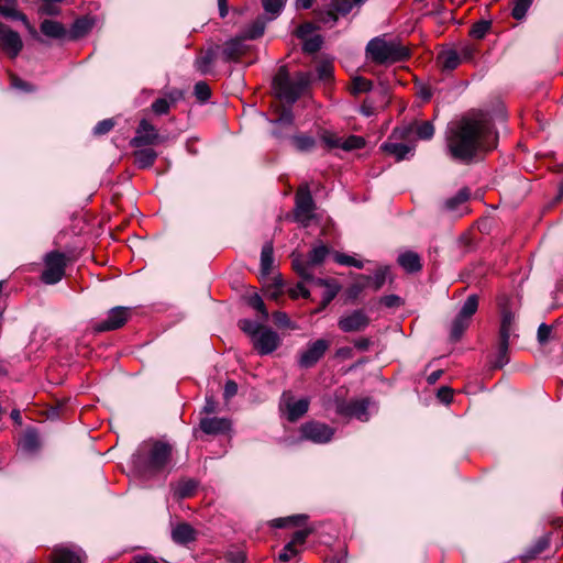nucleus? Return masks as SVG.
Instances as JSON below:
<instances>
[{"mask_svg":"<svg viewBox=\"0 0 563 563\" xmlns=\"http://www.w3.org/2000/svg\"><path fill=\"white\" fill-rule=\"evenodd\" d=\"M249 305L261 313L263 321L268 319V311L260 295H252L249 299Z\"/></svg>","mask_w":563,"mask_h":563,"instance_id":"obj_48","label":"nucleus"},{"mask_svg":"<svg viewBox=\"0 0 563 563\" xmlns=\"http://www.w3.org/2000/svg\"><path fill=\"white\" fill-rule=\"evenodd\" d=\"M300 432L303 439L320 444L331 441L334 435L333 428L319 421H310L302 424Z\"/></svg>","mask_w":563,"mask_h":563,"instance_id":"obj_14","label":"nucleus"},{"mask_svg":"<svg viewBox=\"0 0 563 563\" xmlns=\"http://www.w3.org/2000/svg\"><path fill=\"white\" fill-rule=\"evenodd\" d=\"M40 29L45 36L51 38L60 40L67 34L65 26L60 22L54 20H44L41 23Z\"/></svg>","mask_w":563,"mask_h":563,"instance_id":"obj_30","label":"nucleus"},{"mask_svg":"<svg viewBox=\"0 0 563 563\" xmlns=\"http://www.w3.org/2000/svg\"><path fill=\"white\" fill-rule=\"evenodd\" d=\"M0 15L12 21L25 20V14L18 9L16 0H0Z\"/></svg>","mask_w":563,"mask_h":563,"instance_id":"obj_27","label":"nucleus"},{"mask_svg":"<svg viewBox=\"0 0 563 563\" xmlns=\"http://www.w3.org/2000/svg\"><path fill=\"white\" fill-rule=\"evenodd\" d=\"M131 314L130 308L126 307H114L109 310L108 316L104 320L98 322L95 325L97 332H106L120 329L125 324Z\"/></svg>","mask_w":563,"mask_h":563,"instance_id":"obj_16","label":"nucleus"},{"mask_svg":"<svg viewBox=\"0 0 563 563\" xmlns=\"http://www.w3.org/2000/svg\"><path fill=\"white\" fill-rule=\"evenodd\" d=\"M296 148L300 152H309L316 145V140L312 136L306 134H298L291 139Z\"/></svg>","mask_w":563,"mask_h":563,"instance_id":"obj_41","label":"nucleus"},{"mask_svg":"<svg viewBox=\"0 0 563 563\" xmlns=\"http://www.w3.org/2000/svg\"><path fill=\"white\" fill-rule=\"evenodd\" d=\"M478 308V296L470 295L461 307V310L451 324L450 336L453 341H459L465 330L471 324V319Z\"/></svg>","mask_w":563,"mask_h":563,"instance_id":"obj_6","label":"nucleus"},{"mask_svg":"<svg viewBox=\"0 0 563 563\" xmlns=\"http://www.w3.org/2000/svg\"><path fill=\"white\" fill-rule=\"evenodd\" d=\"M66 256L58 251H52L44 257V271L41 280L46 285H55L60 282L65 275Z\"/></svg>","mask_w":563,"mask_h":563,"instance_id":"obj_7","label":"nucleus"},{"mask_svg":"<svg viewBox=\"0 0 563 563\" xmlns=\"http://www.w3.org/2000/svg\"><path fill=\"white\" fill-rule=\"evenodd\" d=\"M38 13L42 15H58L60 13V9L55 4V2H44L38 8Z\"/></svg>","mask_w":563,"mask_h":563,"instance_id":"obj_57","label":"nucleus"},{"mask_svg":"<svg viewBox=\"0 0 563 563\" xmlns=\"http://www.w3.org/2000/svg\"><path fill=\"white\" fill-rule=\"evenodd\" d=\"M322 37L320 35H313L303 40L302 51L309 54L318 52L322 46Z\"/></svg>","mask_w":563,"mask_h":563,"instance_id":"obj_47","label":"nucleus"},{"mask_svg":"<svg viewBox=\"0 0 563 563\" xmlns=\"http://www.w3.org/2000/svg\"><path fill=\"white\" fill-rule=\"evenodd\" d=\"M322 141L330 148H341L342 139L336 135L325 132L322 135Z\"/></svg>","mask_w":563,"mask_h":563,"instance_id":"obj_59","label":"nucleus"},{"mask_svg":"<svg viewBox=\"0 0 563 563\" xmlns=\"http://www.w3.org/2000/svg\"><path fill=\"white\" fill-rule=\"evenodd\" d=\"M194 93L199 101L206 102L211 97V89L206 81H198L195 85Z\"/></svg>","mask_w":563,"mask_h":563,"instance_id":"obj_49","label":"nucleus"},{"mask_svg":"<svg viewBox=\"0 0 563 563\" xmlns=\"http://www.w3.org/2000/svg\"><path fill=\"white\" fill-rule=\"evenodd\" d=\"M313 80L312 73H298L291 79L285 68H280L274 77V87L280 99L294 104L308 89Z\"/></svg>","mask_w":563,"mask_h":563,"instance_id":"obj_3","label":"nucleus"},{"mask_svg":"<svg viewBox=\"0 0 563 563\" xmlns=\"http://www.w3.org/2000/svg\"><path fill=\"white\" fill-rule=\"evenodd\" d=\"M438 398L444 402L450 404L453 398V389L446 386L441 387L437 394Z\"/></svg>","mask_w":563,"mask_h":563,"instance_id":"obj_64","label":"nucleus"},{"mask_svg":"<svg viewBox=\"0 0 563 563\" xmlns=\"http://www.w3.org/2000/svg\"><path fill=\"white\" fill-rule=\"evenodd\" d=\"M134 163L140 169H146L153 166L158 154L155 150L146 147L134 151Z\"/></svg>","mask_w":563,"mask_h":563,"instance_id":"obj_26","label":"nucleus"},{"mask_svg":"<svg viewBox=\"0 0 563 563\" xmlns=\"http://www.w3.org/2000/svg\"><path fill=\"white\" fill-rule=\"evenodd\" d=\"M317 75L320 80L328 81L332 78L333 67L329 63H322L317 67Z\"/></svg>","mask_w":563,"mask_h":563,"instance_id":"obj_56","label":"nucleus"},{"mask_svg":"<svg viewBox=\"0 0 563 563\" xmlns=\"http://www.w3.org/2000/svg\"><path fill=\"white\" fill-rule=\"evenodd\" d=\"M262 5L266 13L272 14V19H275L282 12L284 8L283 0H262Z\"/></svg>","mask_w":563,"mask_h":563,"instance_id":"obj_45","label":"nucleus"},{"mask_svg":"<svg viewBox=\"0 0 563 563\" xmlns=\"http://www.w3.org/2000/svg\"><path fill=\"white\" fill-rule=\"evenodd\" d=\"M163 142L158 130L147 119H142L135 130V135L130 141L133 147L151 146Z\"/></svg>","mask_w":563,"mask_h":563,"instance_id":"obj_12","label":"nucleus"},{"mask_svg":"<svg viewBox=\"0 0 563 563\" xmlns=\"http://www.w3.org/2000/svg\"><path fill=\"white\" fill-rule=\"evenodd\" d=\"M549 547V541L545 538L539 539L536 544L529 550V556L534 558L543 552Z\"/></svg>","mask_w":563,"mask_h":563,"instance_id":"obj_63","label":"nucleus"},{"mask_svg":"<svg viewBox=\"0 0 563 563\" xmlns=\"http://www.w3.org/2000/svg\"><path fill=\"white\" fill-rule=\"evenodd\" d=\"M472 56L471 48L463 49V58L470 59ZM462 62V56L455 49H446L438 55L437 63L442 70H454Z\"/></svg>","mask_w":563,"mask_h":563,"instance_id":"obj_21","label":"nucleus"},{"mask_svg":"<svg viewBox=\"0 0 563 563\" xmlns=\"http://www.w3.org/2000/svg\"><path fill=\"white\" fill-rule=\"evenodd\" d=\"M245 41L246 38L242 34L228 40L221 51L222 60L225 63L239 62L251 49V45L246 44Z\"/></svg>","mask_w":563,"mask_h":563,"instance_id":"obj_17","label":"nucleus"},{"mask_svg":"<svg viewBox=\"0 0 563 563\" xmlns=\"http://www.w3.org/2000/svg\"><path fill=\"white\" fill-rule=\"evenodd\" d=\"M311 533V530L309 529H302L298 530L294 533L290 543L295 544L296 547L305 544L307 538Z\"/></svg>","mask_w":563,"mask_h":563,"instance_id":"obj_61","label":"nucleus"},{"mask_svg":"<svg viewBox=\"0 0 563 563\" xmlns=\"http://www.w3.org/2000/svg\"><path fill=\"white\" fill-rule=\"evenodd\" d=\"M365 145V141L362 136L350 135L345 140L342 139L341 148L344 151H352L362 148Z\"/></svg>","mask_w":563,"mask_h":563,"instance_id":"obj_46","label":"nucleus"},{"mask_svg":"<svg viewBox=\"0 0 563 563\" xmlns=\"http://www.w3.org/2000/svg\"><path fill=\"white\" fill-rule=\"evenodd\" d=\"M328 254L329 249L323 244L314 246L308 253L307 257H303L301 254L292 253V268L303 282L316 285H325L327 280L316 277L313 269L324 262Z\"/></svg>","mask_w":563,"mask_h":563,"instance_id":"obj_5","label":"nucleus"},{"mask_svg":"<svg viewBox=\"0 0 563 563\" xmlns=\"http://www.w3.org/2000/svg\"><path fill=\"white\" fill-rule=\"evenodd\" d=\"M508 349L509 342L498 341L495 360L493 362L494 368H501L509 362Z\"/></svg>","mask_w":563,"mask_h":563,"instance_id":"obj_37","label":"nucleus"},{"mask_svg":"<svg viewBox=\"0 0 563 563\" xmlns=\"http://www.w3.org/2000/svg\"><path fill=\"white\" fill-rule=\"evenodd\" d=\"M85 560V552L73 545H59L52 552V563H84Z\"/></svg>","mask_w":563,"mask_h":563,"instance_id":"obj_20","label":"nucleus"},{"mask_svg":"<svg viewBox=\"0 0 563 563\" xmlns=\"http://www.w3.org/2000/svg\"><path fill=\"white\" fill-rule=\"evenodd\" d=\"M388 272L389 268L384 266L378 268L374 273V276L360 275V278L363 279L365 284H367V287H372L375 291H377L384 286Z\"/></svg>","mask_w":563,"mask_h":563,"instance_id":"obj_32","label":"nucleus"},{"mask_svg":"<svg viewBox=\"0 0 563 563\" xmlns=\"http://www.w3.org/2000/svg\"><path fill=\"white\" fill-rule=\"evenodd\" d=\"M300 550L295 544L288 542L278 554V561L286 563L297 556Z\"/></svg>","mask_w":563,"mask_h":563,"instance_id":"obj_50","label":"nucleus"},{"mask_svg":"<svg viewBox=\"0 0 563 563\" xmlns=\"http://www.w3.org/2000/svg\"><path fill=\"white\" fill-rule=\"evenodd\" d=\"M115 125L113 119H104L96 124L93 128L95 135H104L109 133Z\"/></svg>","mask_w":563,"mask_h":563,"instance_id":"obj_54","label":"nucleus"},{"mask_svg":"<svg viewBox=\"0 0 563 563\" xmlns=\"http://www.w3.org/2000/svg\"><path fill=\"white\" fill-rule=\"evenodd\" d=\"M93 26V20L88 16L77 19L69 31V37L77 40L85 36Z\"/></svg>","mask_w":563,"mask_h":563,"instance_id":"obj_31","label":"nucleus"},{"mask_svg":"<svg viewBox=\"0 0 563 563\" xmlns=\"http://www.w3.org/2000/svg\"><path fill=\"white\" fill-rule=\"evenodd\" d=\"M172 539L177 544L186 545L197 539V531L189 523L181 522L173 528Z\"/></svg>","mask_w":563,"mask_h":563,"instance_id":"obj_24","label":"nucleus"},{"mask_svg":"<svg viewBox=\"0 0 563 563\" xmlns=\"http://www.w3.org/2000/svg\"><path fill=\"white\" fill-rule=\"evenodd\" d=\"M131 466L144 481L166 477L174 468L172 444L159 440L142 442L131 456Z\"/></svg>","mask_w":563,"mask_h":563,"instance_id":"obj_2","label":"nucleus"},{"mask_svg":"<svg viewBox=\"0 0 563 563\" xmlns=\"http://www.w3.org/2000/svg\"><path fill=\"white\" fill-rule=\"evenodd\" d=\"M329 346L330 342L324 339L308 343L307 349L300 353L299 366L302 368L314 366L323 357Z\"/></svg>","mask_w":563,"mask_h":563,"instance_id":"obj_13","label":"nucleus"},{"mask_svg":"<svg viewBox=\"0 0 563 563\" xmlns=\"http://www.w3.org/2000/svg\"><path fill=\"white\" fill-rule=\"evenodd\" d=\"M369 323L371 318L363 309L343 313L338 320V327L344 333L365 331Z\"/></svg>","mask_w":563,"mask_h":563,"instance_id":"obj_11","label":"nucleus"},{"mask_svg":"<svg viewBox=\"0 0 563 563\" xmlns=\"http://www.w3.org/2000/svg\"><path fill=\"white\" fill-rule=\"evenodd\" d=\"M552 330H553L552 327L548 325L547 323H541L539 325L538 332H537V339L541 345H544L545 343L549 342V340L551 339Z\"/></svg>","mask_w":563,"mask_h":563,"instance_id":"obj_55","label":"nucleus"},{"mask_svg":"<svg viewBox=\"0 0 563 563\" xmlns=\"http://www.w3.org/2000/svg\"><path fill=\"white\" fill-rule=\"evenodd\" d=\"M0 48L12 59H14L23 48L20 34L2 22H0Z\"/></svg>","mask_w":563,"mask_h":563,"instance_id":"obj_15","label":"nucleus"},{"mask_svg":"<svg viewBox=\"0 0 563 563\" xmlns=\"http://www.w3.org/2000/svg\"><path fill=\"white\" fill-rule=\"evenodd\" d=\"M252 343L258 354L268 355L278 349L280 338L276 331L265 327Z\"/></svg>","mask_w":563,"mask_h":563,"instance_id":"obj_19","label":"nucleus"},{"mask_svg":"<svg viewBox=\"0 0 563 563\" xmlns=\"http://www.w3.org/2000/svg\"><path fill=\"white\" fill-rule=\"evenodd\" d=\"M397 263L407 273H417L422 268L420 256L412 251H406L399 254Z\"/></svg>","mask_w":563,"mask_h":563,"instance_id":"obj_25","label":"nucleus"},{"mask_svg":"<svg viewBox=\"0 0 563 563\" xmlns=\"http://www.w3.org/2000/svg\"><path fill=\"white\" fill-rule=\"evenodd\" d=\"M316 18L320 23L333 26L338 22V12L330 5V8L318 10Z\"/></svg>","mask_w":563,"mask_h":563,"instance_id":"obj_42","label":"nucleus"},{"mask_svg":"<svg viewBox=\"0 0 563 563\" xmlns=\"http://www.w3.org/2000/svg\"><path fill=\"white\" fill-rule=\"evenodd\" d=\"M231 428L230 420L225 418H201L199 422V430L205 434L218 435L228 432Z\"/></svg>","mask_w":563,"mask_h":563,"instance_id":"obj_22","label":"nucleus"},{"mask_svg":"<svg viewBox=\"0 0 563 563\" xmlns=\"http://www.w3.org/2000/svg\"><path fill=\"white\" fill-rule=\"evenodd\" d=\"M372 89V81L367 80L363 77H355L353 79L352 84V92L353 93H361V92H367Z\"/></svg>","mask_w":563,"mask_h":563,"instance_id":"obj_52","label":"nucleus"},{"mask_svg":"<svg viewBox=\"0 0 563 563\" xmlns=\"http://www.w3.org/2000/svg\"><path fill=\"white\" fill-rule=\"evenodd\" d=\"M500 323L516 327V314H515V312H512L507 307H503Z\"/></svg>","mask_w":563,"mask_h":563,"instance_id":"obj_62","label":"nucleus"},{"mask_svg":"<svg viewBox=\"0 0 563 563\" xmlns=\"http://www.w3.org/2000/svg\"><path fill=\"white\" fill-rule=\"evenodd\" d=\"M366 52L372 62L376 64H394L405 60L409 49L397 40H387L378 36L367 43Z\"/></svg>","mask_w":563,"mask_h":563,"instance_id":"obj_4","label":"nucleus"},{"mask_svg":"<svg viewBox=\"0 0 563 563\" xmlns=\"http://www.w3.org/2000/svg\"><path fill=\"white\" fill-rule=\"evenodd\" d=\"M151 109L156 115H164L168 113L170 102L167 98H158L152 103Z\"/></svg>","mask_w":563,"mask_h":563,"instance_id":"obj_51","label":"nucleus"},{"mask_svg":"<svg viewBox=\"0 0 563 563\" xmlns=\"http://www.w3.org/2000/svg\"><path fill=\"white\" fill-rule=\"evenodd\" d=\"M333 258L338 264H340L342 266H350V267H355V268H360V269L364 267V263L362 261L356 260L353 256L344 254V253L335 252L333 254Z\"/></svg>","mask_w":563,"mask_h":563,"instance_id":"obj_44","label":"nucleus"},{"mask_svg":"<svg viewBox=\"0 0 563 563\" xmlns=\"http://www.w3.org/2000/svg\"><path fill=\"white\" fill-rule=\"evenodd\" d=\"M367 288V284H365V282L363 279H361L360 282H356L354 284H352L349 289H347V296L349 298L351 299H355L360 296V294L365 289Z\"/></svg>","mask_w":563,"mask_h":563,"instance_id":"obj_58","label":"nucleus"},{"mask_svg":"<svg viewBox=\"0 0 563 563\" xmlns=\"http://www.w3.org/2000/svg\"><path fill=\"white\" fill-rule=\"evenodd\" d=\"M309 405L310 399L308 397L296 399L291 391H284L279 401V409L285 413L288 421L295 422L305 416Z\"/></svg>","mask_w":563,"mask_h":563,"instance_id":"obj_8","label":"nucleus"},{"mask_svg":"<svg viewBox=\"0 0 563 563\" xmlns=\"http://www.w3.org/2000/svg\"><path fill=\"white\" fill-rule=\"evenodd\" d=\"M295 218L307 227L313 219L314 201L308 187H300L296 194Z\"/></svg>","mask_w":563,"mask_h":563,"instance_id":"obj_10","label":"nucleus"},{"mask_svg":"<svg viewBox=\"0 0 563 563\" xmlns=\"http://www.w3.org/2000/svg\"><path fill=\"white\" fill-rule=\"evenodd\" d=\"M265 27V19L263 16H258L247 27L244 29L242 35L246 40H256L264 34Z\"/></svg>","mask_w":563,"mask_h":563,"instance_id":"obj_34","label":"nucleus"},{"mask_svg":"<svg viewBox=\"0 0 563 563\" xmlns=\"http://www.w3.org/2000/svg\"><path fill=\"white\" fill-rule=\"evenodd\" d=\"M413 133L420 140H431L434 135V126L431 121H415L402 128L395 129L393 135L398 134L399 137L407 139Z\"/></svg>","mask_w":563,"mask_h":563,"instance_id":"obj_18","label":"nucleus"},{"mask_svg":"<svg viewBox=\"0 0 563 563\" xmlns=\"http://www.w3.org/2000/svg\"><path fill=\"white\" fill-rule=\"evenodd\" d=\"M369 398L340 400L336 402L335 411L343 418H355L362 422L369 420Z\"/></svg>","mask_w":563,"mask_h":563,"instance_id":"obj_9","label":"nucleus"},{"mask_svg":"<svg viewBox=\"0 0 563 563\" xmlns=\"http://www.w3.org/2000/svg\"><path fill=\"white\" fill-rule=\"evenodd\" d=\"M470 198V192L466 188L461 189L453 197L448 198L443 207L449 212H455L460 209L462 205H464Z\"/></svg>","mask_w":563,"mask_h":563,"instance_id":"obj_35","label":"nucleus"},{"mask_svg":"<svg viewBox=\"0 0 563 563\" xmlns=\"http://www.w3.org/2000/svg\"><path fill=\"white\" fill-rule=\"evenodd\" d=\"M240 329L251 338L253 342L261 331L265 328L260 322L251 319H242L239 321Z\"/></svg>","mask_w":563,"mask_h":563,"instance_id":"obj_36","label":"nucleus"},{"mask_svg":"<svg viewBox=\"0 0 563 563\" xmlns=\"http://www.w3.org/2000/svg\"><path fill=\"white\" fill-rule=\"evenodd\" d=\"M532 4V0H511V15L520 21L526 18L527 11Z\"/></svg>","mask_w":563,"mask_h":563,"instance_id":"obj_39","label":"nucleus"},{"mask_svg":"<svg viewBox=\"0 0 563 563\" xmlns=\"http://www.w3.org/2000/svg\"><path fill=\"white\" fill-rule=\"evenodd\" d=\"M335 12L342 15H346L351 12L353 3L351 0H331L330 4Z\"/></svg>","mask_w":563,"mask_h":563,"instance_id":"obj_53","label":"nucleus"},{"mask_svg":"<svg viewBox=\"0 0 563 563\" xmlns=\"http://www.w3.org/2000/svg\"><path fill=\"white\" fill-rule=\"evenodd\" d=\"M220 46L209 47L202 52L195 60V67L201 75L211 73L212 66L218 56Z\"/></svg>","mask_w":563,"mask_h":563,"instance_id":"obj_23","label":"nucleus"},{"mask_svg":"<svg viewBox=\"0 0 563 563\" xmlns=\"http://www.w3.org/2000/svg\"><path fill=\"white\" fill-rule=\"evenodd\" d=\"M492 22L486 20H481L476 23H474L470 30V35L473 38L482 40L485 37V35L490 30Z\"/></svg>","mask_w":563,"mask_h":563,"instance_id":"obj_43","label":"nucleus"},{"mask_svg":"<svg viewBox=\"0 0 563 563\" xmlns=\"http://www.w3.org/2000/svg\"><path fill=\"white\" fill-rule=\"evenodd\" d=\"M274 264V247L273 243L266 242L261 252V272L263 275H269Z\"/></svg>","mask_w":563,"mask_h":563,"instance_id":"obj_33","label":"nucleus"},{"mask_svg":"<svg viewBox=\"0 0 563 563\" xmlns=\"http://www.w3.org/2000/svg\"><path fill=\"white\" fill-rule=\"evenodd\" d=\"M197 489V483L194 479H185L178 483L175 494L184 499L192 496Z\"/></svg>","mask_w":563,"mask_h":563,"instance_id":"obj_40","label":"nucleus"},{"mask_svg":"<svg viewBox=\"0 0 563 563\" xmlns=\"http://www.w3.org/2000/svg\"><path fill=\"white\" fill-rule=\"evenodd\" d=\"M382 148L389 155L396 157V161H402L408 157L409 154L412 155L415 147L412 145L404 144V143H393L386 142L382 145Z\"/></svg>","mask_w":563,"mask_h":563,"instance_id":"obj_29","label":"nucleus"},{"mask_svg":"<svg viewBox=\"0 0 563 563\" xmlns=\"http://www.w3.org/2000/svg\"><path fill=\"white\" fill-rule=\"evenodd\" d=\"M498 135L490 121L484 118H462L449 125L445 136L449 156L459 163L470 164L481 153L497 145Z\"/></svg>","mask_w":563,"mask_h":563,"instance_id":"obj_1","label":"nucleus"},{"mask_svg":"<svg viewBox=\"0 0 563 563\" xmlns=\"http://www.w3.org/2000/svg\"><path fill=\"white\" fill-rule=\"evenodd\" d=\"M40 445V438L34 429H27L19 440V446L25 453H35Z\"/></svg>","mask_w":563,"mask_h":563,"instance_id":"obj_28","label":"nucleus"},{"mask_svg":"<svg viewBox=\"0 0 563 563\" xmlns=\"http://www.w3.org/2000/svg\"><path fill=\"white\" fill-rule=\"evenodd\" d=\"M273 321L276 325L280 328H290V319L288 318L287 313L283 311H276L273 313Z\"/></svg>","mask_w":563,"mask_h":563,"instance_id":"obj_60","label":"nucleus"},{"mask_svg":"<svg viewBox=\"0 0 563 563\" xmlns=\"http://www.w3.org/2000/svg\"><path fill=\"white\" fill-rule=\"evenodd\" d=\"M308 516L306 515H294L285 518H277L272 521V527L282 529L287 527L288 525L301 526L306 522Z\"/></svg>","mask_w":563,"mask_h":563,"instance_id":"obj_38","label":"nucleus"}]
</instances>
